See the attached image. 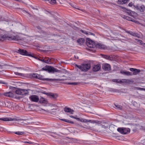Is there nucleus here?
Listing matches in <instances>:
<instances>
[{"mask_svg":"<svg viewBox=\"0 0 145 145\" xmlns=\"http://www.w3.org/2000/svg\"><path fill=\"white\" fill-rule=\"evenodd\" d=\"M29 93L28 91L27 90L22 89V95H24L28 94Z\"/></svg>","mask_w":145,"mask_h":145,"instance_id":"obj_24","label":"nucleus"},{"mask_svg":"<svg viewBox=\"0 0 145 145\" xmlns=\"http://www.w3.org/2000/svg\"><path fill=\"white\" fill-rule=\"evenodd\" d=\"M75 116V118H74V119H75L77 121H80L81 122H90V123L95 122L94 121H92L91 120H86L85 119H84L82 118H78L77 117V116Z\"/></svg>","mask_w":145,"mask_h":145,"instance_id":"obj_8","label":"nucleus"},{"mask_svg":"<svg viewBox=\"0 0 145 145\" xmlns=\"http://www.w3.org/2000/svg\"><path fill=\"white\" fill-rule=\"evenodd\" d=\"M139 11L141 12H143L145 10V6L143 5H140Z\"/></svg>","mask_w":145,"mask_h":145,"instance_id":"obj_26","label":"nucleus"},{"mask_svg":"<svg viewBox=\"0 0 145 145\" xmlns=\"http://www.w3.org/2000/svg\"><path fill=\"white\" fill-rule=\"evenodd\" d=\"M4 96L10 97H13L14 96V94L11 92H8L4 93Z\"/></svg>","mask_w":145,"mask_h":145,"instance_id":"obj_19","label":"nucleus"},{"mask_svg":"<svg viewBox=\"0 0 145 145\" xmlns=\"http://www.w3.org/2000/svg\"><path fill=\"white\" fill-rule=\"evenodd\" d=\"M74 58L76 59H78V56H74Z\"/></svg>","mask_w":145,"mask_h":145,"instance_id":"obj_53","label":"nucleus"},{"mask_svg":"<svg viewBox=\"0 0 145 145\" xmlns=\"http://www.w3.org/2000/svg\"><path fill=\"white\" fill-rule=\"evenodd\" d=\"M56 105H55V104H54V105H53V106H55Z\"/></svg>","mask_w":145,"mask_h":145,"instance_id":"obj_60","label":"nucleus"},{"mask_svg":"<svg viewBox=\"0 0 145 145\" xmlns=\"http://www.w3.org/2000/svg\"><path fill=\"white\" fill-rule=\"evenodd\" d=\"M48 96H50V98L56 99L57 97V95L56 93H49Z\"/></svg>","mask_w":145,"mask_h":145,"instance_id":"obj_22","label":"nucleus"},{"mask_svg":"<svg viewBox=\"0 0 145 145\" xmlns=\"http://www.w3.org/2000/svg\"><path fill=\"white\" fill-rule=\"evenodd\" d=\"M101 69V66L100 64H98L95 65L93 67L92 70L94 72H97L99 71Z\"/></svg>","mask_w":145,"mask_h":145,"instance_id":"obj_14","label":"nucleus"},{"mask_svg":"<svg viewBox=\"0 0 145 145\" xmlns=\"http://www.w3.org/2000/svg\"><path fill=\"white\" fill-rule=\"evenodd\" d=\"M112 81L113 82L120 83H123L124 82H123L122 80H119V79H114L112 80Z\"/></svg>","mask_w":145,"mask_h":145,"instance_id":"obj_27","label":"nucleus"},{"mask_svg":"<svg viewBox=\"0 0 145 145\" xmlns=\"http://www.w3.org/2000/svg\"><path fill=\"white\" fill-rule=\"evenodd\" d=\"M48 58H49L48 57H46L44 58V59H48Z\"/></svg>","mask_w":145,"mask_h":145,"instance_id":"obj_56","label":"nucleus"},{"mask_svg":"<svg viewBox=\"0 0 145 145\" xmlns=\"http://www.w3.org/2000/svg\"><path fill=\"white\" fill-rule=\"evenodd\" d=\"M14 133L16 134L19 135H23L24 133L23 132H22L18 131V132H16Z\"/></svg>","mask_w":145,"mask_h":145,"instance_id":"obj_37","label":"nucleus"},{"mask_svg":"<svg viewBox=\"0 0 145 145\" xmlns=\"http://www.w3.org/2000/svg\"><path fill=\"white\" fill-rule=\"evenodd\" d=\"M61 120L62 121L67 122L71 124H73L74 122L71 121L69 120H68L65 119H61Z\"/></svg>","mask_w":145,"mask_h":145,"instance_id":"obj_28","label":"nucleus"},{"mask_svg":"<svg viewBox=\"0 0 145 145\" xmlns=\"http://www.w3.org/2000/svg\"><path fill=\"white\" fill-rule=\"evenodd\" d=\"M85 42V40L83 38L78 39L77 40V42L80 44H82L83 43Z\"/></svg>","mask_w":145,"mask_h":145,"instance_id":"obj_21","label":"nucleus"},{"mask_svg":"<svg viewBox=\"0 0 145 145\" xmlns=\"http://www.w3.org/2000/svg\"><path fill=\"white\" fill-rule=\"evenodd\" d=\"M121 17L123 18L124 19H126L127 20H128L129 21H133V19L132 18H131L130 17L127 16H125L124 15H122L121 16Z\"/></svg>","mask_w":145,"mask_h":145,"instance_id":"obj_23","label":"nucleus"},{"mask_svg":"<svg viewBox=\"0 0 145 145\" xmlns=\"http://www.w3.org/2000/svg\"><path fill=\"white\" fill-rule=\"evenodd\" d=\"M27 122V123H30L28 122Z\"/></svg>","mask_w":145,"mask_h":145,"instance_id":"obj_61","label":"nucleus"},{"mask_svg":"<svg viewBox=\"0 0 145 145\" xmlns=\"http://www.w3.org/2000/svg\"><path fill=\"white\" fill-rule=\"evenodd\" d=\"M121 7L130 16H135L137 14L135 12L132 11L130 10H128L125 7Z\"/></svg>","mask_w":145,"mask_h":145,"instance_id":"obj_9","label":"nucleus"},{"mask_svg":"<svg viewBox=\"0 0 145 145\" xmlns=\"http://www.w3.org/2000/svg\"><path fill=\"white\" fill-rule=\"evenodd\" d=\"M37 73H33L32 74V76L33 77L36 78Z\"/></svg>","mask_w":145,"mask_h":145,"instance_id":"obj_39","label":"nucleus"},{"mask_svg":"<svg viewBox=\"0 0 145 145\" xmlns=\"http://www.w3.org/2000/svg\"><path fill=\"white\" fill-rule=\"evenodd\" d=\"M138 88V89H142V88Z\"/></svg>","mask_w":145,"mask_h":145,"instance_id":"obj_59","label":"nucleus"},{"mask_svg":"<svg viewBox=\"0 0 145 145\" xmlns=\"http://www.w3.org/2000/svg\"><path fill=\"white\" fill-rule=\"evenodd\" d=\"M46 1H49L51 4H55L56 3V0H44Z\"/></svg>","mask_w":145,"mask_h":145,"instance_id":"obj_33","label":"nucleus"},{"mask_svg":"<svg viewBox=\"0 0 145 145\" xmlns=\"http://www.w3.org/2000/svg\"><path fill=\"white\" fill-rule=\"evenodd\" d=\"M78 84V83L76 82H68L67 83L69 85H77Z\"/></svg>","mask_w":145,"mask_h":145,"instance_id":"obj_36","label":"nucleus"},{"mask_svg":"<svg viewBox=\"0 0 145 145\" xmlns=\"http://www.w3.org/2000/svg\"><path fill=\"white\" fill-rule=\"evenodd\" d=\"M53 60H54V59H53V60H52L53 61Z\"/></svg>","mask_w":145,"mask_h":145,"instance_id":"obj_63","label":"nucleus"},{"mask_svg":"<svg viewBox=\"0 0 145 145\" xmlns=\"http://www.w3.org/2000/svg\"><path fill=\"white\" fill-rule=\"evenodd\" d=\"M29 99L31 101L35 102H38L39 100V98L38 96L35 95H31Z\"/></svg>","mask_w":145,"mask_h":145,"instance_id":"obj_10","label":"nucleus"},{"mask_svg":"<svg viewBox=\"0 0 145 145\" xmlns=\"http://www.w3.org/2000/svg\"><path fill=\"white\" fill-rule=\"evenodd\" d=\"M130 130V129L128 128H120L117 129V131L123 134H126L129 133Z\"/></svg>","mask_w":145,"mask_h":145,"instance_id":"obj_7","label":"nucleus"},{"mask_svg":"<svg viewBox=\"0 0 145 145\" xmlns=\"http://www.w3.org/2000/svg\"><path fill=\"white\" fill-rule=\"evenodd\" d=\"M43 76L39 74H37V76L36 77V79L41 80L44 81H63L64 80V79H62L58 78V79H49V78H43Z\"/></svg>","mask_w":145,"mask_h":145,"instance_id":"obj_3","label":"nucleus"},{"mask_svg":"<svg viewBox=\"0 0 145 145\" xmlns=\"http://www.w3.org/2000/svg\"><path fill=\"white\" fill-rule=\"evenodd\" d=\"M44 61H45V62H44L45 63L48 64L49 62H48V60H47V59H45Z\"/></svg>","mask_w":145,"mask_h":145,"instance_id":"obj_49","label":"nucleus"},{"mask_svg":"<svg viewBox=\"0 0 145 145\" xmlns=\"http://www.w3.org/2000/svg\"><path fill=\"white\" fill-rule=\"evenodd\" d=\"M22 89H18L16 91L15 93L17 94L22 95Z\"/></svg>","mask_w":145,"mask_h":145,"instance_id":"obj_30","label":"nucleus"},{"mask_svg":"<svg viewBox=\"0 0 145 145\" xmlns=\"http://www.w3.org/2000/svg\"><path fill=\"white\" fill-rule=\"evenodd\" d=\"M140 41L139 42L140 43V44H145V43H143L142 41V40H139Z\"/></svg>","mask_w":145,"mask_h":145,"instance_id":"obj_45","label":"nucleus"},{"mask_svg":"<svg viewBox=\"0 0 145 145\" xmlns=\"http://www.w3.org/2000/svg\"><path fill=\"white\" fill-rule=\"evenodd\" d=\"M0 84H5V83L3 82V81L1 80H0Z\"/></svg>","mask_w":145,"mask_h":145,"instance_id":"obj_50","label":"nucleus"},{"mask_svg":"<svg viewBox=\"0 0 145 145\" xmlns=\"http://www.w3.org/2000/svg\"><path fill=\"white\" fill-rule=\"evenodd\" d=\"M126 32L127 33L129 34L130 35H132L133 36L136 37L138 38H140L139 35L137 33H133L132 31H127Z\"/></svg>","mask_w":145,"mask_h":145,"instance_id":"obj_17","label":"nucleus"},{"mask_svg":"<svg viewBox=\"0 0 145 145\" xmlns=\"http://www.w3.org/2000/svg\"><path fill=\"white\" fill-rule=\"evenodd\" d=\"M136 40H137V42H139L140 41L139 40H139V39H135Z\"/></svg>","mask_w":145,"mask_h":145,"instance_id":"obj_55","label":"nucleus"},{"mask_svg":"<svg viewBox=\"0 0 145 145\" xmlns=\"http://www.w3.org/2000/svg\"><path fill=\"white\" fill-rule=\"evenodd\" d=\"M22 39L18 35L13 36L9 37L7 35H0V40L2 41L4 40H22Z\"/></svg>","mask_w":145,"mask_h":145,"instance_id":"obj_1","label":"nucleus"},{"mask_svg":"<svg viewBox=\"0 0 145 145\" xmlns=\"http://www.w3.org/2000/svg\"><path fill=\"white\" fill-rule=\"evenodd\" d=\"M86 44L88 47L90 48L95 47V42L93 41L89 38L86 39Z\"/></svg>","mask_w":145,"mask_h":145,"instance_id":"obj_6","label":"nucleus"},{"mask_svg":"<svg viewBox=\"0 0 145 145\" xmlns=\"http://www.w3.org/2000/svg\"><path fill=\"white\" fill-rule=\"evenodd\" d=\"M140 6L139 4H135L134 5V7L137 10L139 11V8L140 7Z\"/></svg>","mask_w":145,"mask_h":145,"instance_id":"obj_31","label":"nucleus"},{"mask_svg":"<svg viewBox=\"0 0 145 145\" xmlns=\"http://www.w3.org/2000/svg\"><path fill=\"white\" fill-rule=\"evenodd\" d=\"M135 4L134 3H133L132 2L130 3L128 5L129 7H132V6L134 7V5H135Z\"/></svg>","mask_w":145,"mask_h":145,"instance_id":"obj_41","label":"nucleus"},{"mask_svg":"<svg viewBox=\"0 0 145 145\" xmlns=\"http://www.w3.org/2000/svg\"><path fill=\"white\" fill-rule=\"evenodd\" d=\"M47 60H48V62H49L48 64H51V63H52V62L53 61L52 59L50 58H48V59Z\"/></svg>","mask_w":145,"mask_h":145,"instance_id":"obj_40","label":"nucleus"},{"mask_svg":"<svg viewBox=\"0 0 145 145\" xmlns=\"http://www.w3.org/2000/svg\"><path fill=\"white\" fill-rule=\"evenodd\" d=\"M129 1V0H118L117 3L119 4H123L127 3Z\"/></svg>","mask_w":145,"mask_h":145,"instance_id":"obj_20","label":"nucleus"},{"mask_svg":"<svg viewBox=\"0 0 145 145\" xmlns=\"http://www.w3.org/2000/svg\"><path fill=\"white\" fill-rule=\"evenodd\" d=\"M43 93L46 95H47L48 96V95L49 94V93H46L45 92H43Z\"/></svg>","mask_w":145,"mask_h":145,"instance_id":"obj_47","label":"nucleus"},{"mask_svg":"<svg viewBox=\"0 0 145 145\" xmlns=\"http://www.w3.org/2000/svg\"><path fill=\"white\" fill-rule=\"evenodd\" d=\"M104 57L106 59H108L109 58V56L108 55H105Z\"/></svg>","mask_w":145,"mask_h":145,"instance_id":"obj_46","label":"nucleus"},{"mask_svg":"<svg viewBox=\"0 0 145 145\" xmlns=\"http://www.w3.org/2000/svg\"><path fill=\"white\" fill-rule=\"evenodd\" d=\"M88 34H90V35H94V36L95 35V34H94L93 33H92L91 32H89L88 33Z\"/></svg>","mask_w":145,"mask_h":145,"instance_id":"obj_48","label":"nucleus"},{"mask_svg":"<svg viewBox=\"0 0 145 145\" xmlns=\"http://www.w3.org/2000/svg\"><path fill=\"white\" fill-rule=\"evenodd\" d=\"M72 6L73 7H74V8H75L77 9H78V10H79V9L78 8H76V7H74V5H73V6Z\"/></svg>","mask_w":145,"mask_h":145,"instance_id":"obj_57","label":"nucleus"},{"mask_svg":"<svg viewBox=\"0 0 145 145\" xmlns=\"http://www.w3.org/2000/svg\"><path fill=\"white\" fill-rule=\"evenodd\" d=\"M30 54H31V56H29L31 57H34V58H35V59H38V58H39L38 57H35V55L31 52L30 53Z\"/></svg>","mask_w":145,"mask_h":145,"instance_id":"obj_35","label":"nucleus"},{"mask_svg":"<svg viewBox=\"0 0 145 145\" xmlns=\"http://www.w3.org/2000/svg\"><path fill=\"white\" fill-rule=\"evenodd\" d=\"M16 52L22 55L29 56H31V54H30V52H28L26 50L24 49H19L16 51Z\"/></svg>","mask_w":145,"mask_h":145,"instance_id":"obj_4","label":"nucleus"},{"mask_svg":"<svg viewBox=\"0 0 145 145\" xmlns=\"http://www.w3.org/2000/svg\"><path fill=\"white\" fill-rule=\"evenodd\" d=\"M129 70L133 72V75H136L140 72V70L133 68H130Z\"/></svg>","mask_w":145,"mask_h":145,"instance_id":"obj_13","label":"nucleus"},{"mask_svg":"<svg viewBox=\"0 0 145 145\" xmlns=\"http://www.w3.org/2000/svg\"><path fill=\"white\" fill-rule=\"evenodd\" d=\"M115 105L116 107V108L118 110H121L122 109V106H121L118 105Z\"/></svg>","mask_w":145,"mask_h":145,"instance_id":"obj_32","label":"nucleus"},{"mask_svg":"<svg viewBox=\"0 0 145 145\" xmlns=\"http://www.w3.org/2000/svg\"><path fill=\"white\" fill-rule=\"evenodd\" d=\"M95 47L99 49H104L105 48L104 45L100 43H98L96 44L95 43Z\"/></svg>","mask_w":145,"mask_h":145,"instance_id":"obj_16","label":"nucleus"},{"mask_svg":"<svg viewBox=\"0 0 145 145\" xmlns=\"http://www.w3.org/2000/svg\"><path fill=\"white\" fill-rule=\"evenodd\" d=\"M42 110H43L46 111V112H49V110H48V109H47L46 110H43V109H42Z\"/></svg>","mask_w":145,"mask_h":145,"instance_id":"obj_54","label":"nucleus"},{"mask_svg":"<svg viewBox=\"0 0 145 145\" xmlns=\"http://www.w3.org/2000/svg\"><path fill=\"white\" fill-rule=\"evenodd\" d=\"M80 31L81 32H82V33H85V34H86V35H88V33H87V32L86 31H84L82 29H81L80 30Z\"/></svg>","mask_w":145,"mask_h":145,"instance_id":"obj_42","label":"nucleus"},{"mask_svg":"<svg viewBox=\"0 0 145 145\" xmlns=\"http://www.w3.org/2000/svg\"><path fill=\"white\" fill-rule=\"evenodd\" d=\"M24 142L25 143H29V144H32V142H28L27 141H25Z\"/></svg>","mask_w":145,"mask_h":145,"instance_id":"obj_51","label":"nucleus"},{"mask_svg":"<svg viewBox=\"0 0 145 145\" xmlns=\"http://www.w3.org/2000/svg\"><path fill=\"white\" fill-rule=\"evenodd\" d=\"M0 120L5 121H16L17 119L15 118H11L4 117L0 118Z\"/></svg>","mask_w":145,"mask_h":145,"instance_id":"obj_11","label":"nucleus"},{"mask_svg":"<svg viewBox=\"0 0 145 145\" xmlns=\"http://www.w3.org/2000/svg\"><path fill=\"white\" fill-rule=\"evenodd\" d=\"M39 101V102L40 103H45L46 102V100L42 97H41Z\"/></svg>","mask_w":145,"mask_h":145,"instance_id":"obj_29","label":"nucleus"},{"mask_svg":"<svg viewBox=\"0 0 145 145\" xmlns=\"http://www.w3.org/2000/svg\"><path fill=\"white\" fill-rule=\"evenodd\" d=\"M91 67L90 64L89 63H84L81 65V70L82 71L86 72L89 70Z\"/></svg>","mask_w":145,"mask_h":145,"instance_id":"obj_5","label":"nucleus"},{"mask_svg":"<svg viewBox=\"0 0 145 145\" xmlns=\"http://www.w3.org/2000/svg\"><path fill=\"white\" fill-rule=\"evenodd\" d=\"M38 60H39L40 61H42V62H43L44 63V62H45V61H44V60H45V59H43V58H42V59H40V58H38Z\"/></svg>","mask_w":145,"mask_h":145,"instance_id":"obj_44","label":"nucleus"},{"mask_svg":"<svg viewBox=\"0 0 145 145\" xmlns=\"http://www.w3.org/2000/svg\"><path fill=\"white\" fill-rule=\"evenodd\" d=\"M32 8L33 9H36V10H37V9L36 8H34L33 7H32Z\"/></svg>","mask_w":145,"mask_h":145,"instance_id":"obj_58","label":"nucleus"},{"mask_svg":"<svg viewBox=\"0 0 145 145\" xmlns=\"http://www.w3.org/2000/svg\"><path fill=\"white\" fill-rule=\"evenodd\" d=\"M42 71H47L49 72L54 73L56 72H60L61 71L58 70L56 68L51 66L46 65L45 67L42 68L41 69Z\"/></svg>","mask_w":145,"mask_h":145,"instance_id":"obj_2","label":"nucleus"},{"mask_svg":"<svg viewBox=\"0 0 145 145\" xmlns=\"http://www.w3.org/2000/svg\"><path fill=\"white\" fill-rule=\"evenodd\" d=\"M69 117L71 118H75V116H69Z\"/></svg>","mask_w":145,"mask_h":145,"instance_id":"obj_52","label":"nucleus"},{"mask_svg":"<svg viewBox=\"0 0 145 145\" xmlns=\"http://www.w3.org/2000/svg\"><path fill=\"white\" fill-rule=\"evenodd\" d=\"M22 123H24V122H23Z\"/></svg>","mask_w":145,"mask_h":145,"instance_id":"obj_62","label":"nucleus"},{"mask_svg":"<svg viewBox=\"0 0 145 145\" xmlns=\"http://www.w3.org/2000/svg\"><path fill=\"white\" fill-rule=\"evenodd\" d=\"M124 82L123 83H126L127 84H130L131 82L133 83V81L132 80H130L129 79H123V80Z\"/></svg>","mask_w":145,"mask_h":145,"instance_id":"obj_25","label":"nucleus"},{"mask_svg":"<svg viewBox=\"0 0 145 145\" xmlns=\"http://www.w3.org/2000/svg\"><path fill=\"white\" fill-rule=\"evenodd\" d=\"M120 72L122 74L127 76H131L133 75L132 72L128 71H120Z\"/></svg>","mask_w":145,"mask_h":145,"instance_id":"obj_18","label":"nucleus"},{"mask_svg":"<svg viewBox=\"0 0 145 145\" xmlns=\"http://www.w3.org/2000/svg\"><path fill=\"white\" fill-rule=\"evenodd\" d=\"M102 69L105 71H109L111 70L110 66L109 64L105 63L103 65Z\"/></svg>","mask_w":145,"mask_h":145,"instance_id":"obj_12","label":"nucleus"},{"mask_svg":"<svg viewBox=\"0 0 145 145\" xmlns=\"http://www.w3.org/2000/svg\"><path fill=\"white\" fill-rule=\"evenodd\" d=\"M75 67H76L78 68L79 69H80L81 70V65H79L77 64H75Z\"/></svg>","mask_w":145,"mask_h":145,"instance_id":"obj_43","label":"nucleus"},{"mask_svg":"<svg viewBox=\"0 0 145 145\" xmlns=\"http://www.w3.org/2000/svg\"><path fill=\"white\" fill-rule=\"evenodd\" d=\"M15 74L16 75L20 76H23V74L21 73H20L18 72H15Z\"/></svg>","mask_w":145,"mask_h":145,"instance_id":"obj_38","label":"nucleus"},{"mask_svg":"<svg viewBox=\"0 0 145 145\" xmlns=\"http://www.w3.org/2000/svg\"><path fill=\"white\" fill-rule=\"evenodd\" d=\"M1 65H0V67H1Z\"/></svg>","mask_w":145,"mask_h":145,"instance_id":"obj_64","label":"nucleus"},{"mask_svg":"<svg viewBox=\"0 0 145 145\" xmlns=\"http://www.w3.org/2000/svg\"><path fill=\"white\" fill-rule=\"evenodd\" d=\"M5 106H7L8 108H10V103L9 102H5Z\"/></svg>","mask_w":145,"mask_h":145,"instance_id":"obj_34","label":"nucleus"},{"mask_svg":"<svg viewBox=\"0 0 145 145\" xmlns=\"http://www.w3.org/2000/svg\"><path fill=\"white\" fill-rule=\"evenodd\" d=\"M64 111L66 112H69L71 114H72L74 112V110L70 108L65 107L64 108Z\"/></svg>","mask_w":145,"mask_h":145,"instance_id":"obj_15","label":"nucleus"}]
</instances>
